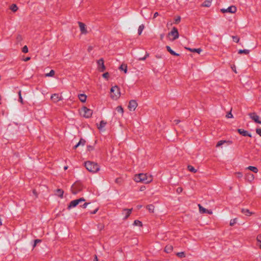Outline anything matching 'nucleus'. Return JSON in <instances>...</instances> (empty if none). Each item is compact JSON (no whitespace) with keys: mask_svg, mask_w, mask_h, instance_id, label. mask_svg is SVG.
<instances>
[{"mask_svg":"<svg viewBox=\"0 0 261 261\" xmlns=\"http://www.w3.org/2000/svg\"><path fill=\"white\" fill-rule=\"evenodd\" d=\"M84 166L86 169L92 174L98 173L100 170L99 165L92 161H86L84 163Z\"/></svg>","mask_w":261,"mask_h":261,"instance_id":"2","label":"nucleus"},{"mask_svg":"<svg viewBox=\"0 0 261 261\" xmlns=\"http://www.w3.org/2000/svg\"><path fill=\"white\" fill-rule=\"evenodd\" d=\"M132 208H124L122 211L121 215L123 217L124 220H126L130 216L132 212Z\"/></svg>","mask_w":261,"mask_h":261,"instance_id":"13","label":"nucleus"},{"mask_svg":"<svg viewBox=\"0 0 261 261\" xmlns=\"http://www.w3.org/2000/svg\"><path fill=\"white\" fill-rule=\"evenodd\" d=\"M107 124V121L105 120H101L99 124H97V128L99 130H102Z\"/></svg>","mask_w":261,"mask_h":261,"instance_id":"21","label":"nucleus"},{"mask_svg":"<svg viewBox=\"0 0 261 261\" xmlns=\"http://www.w3.org/2000/svg\"><path fill=\"white\" fill-rule=\"evenodd\" d=\"M55 71L51 70L50 71L49 73L46 74V76H53L55 75Z\"/></svg>","mask_w":261,"mask_h":261,"instance_id":"43","label":"nucleus"},{"mask_svg":"<svg viewBox=\"0 0 261 261\" xmlns=\"http://www.w3.org/2000/svg\"><path fill=\"white\" fill-rule=\"evenodd\" d=\"M144 29V25L143 24H141L138 28V34L141 35Z\"/></svg>","mask_w":261,"mask_h":261,"instance_id":"35","label":"nucleus"},{"mask_svg":"<svg viewBox=\"0 0 261 261\" xmlns=\"http://www.w3.org/2000/svg\"><path fill=\"white\" fill-rule=\"evenodd\" d=\"M183 191H184V189L181 187H179L177 188L176 189V192L177 194H180V193H181L183 192Z\"/></svg>","mask_w":261,"mask_h":261,"instance_id":"41","label":"nucleus"},{"mask_svg":"<svg viewBox=\"0 0 261 261\" xmlns=\"http://www.w3.org/2000/svg\"><path fill=\"white\" fill-rule=\"evenodd\" d=\"M167 50L172 55L175 56H179V54L176 53L174 52L169 46H166V47Z\"/></svg>","mask_w":261,"mask_h":261,"instance_id":"29","label":"nucleus"},{"mask_svg":"<svg viewBox=\"0 0 261 261\" xmlns=\"http://www.w3.org/2000/svg\"><path fill=\"white\" fill-rule=\"evenodd\" d=\"M19 101L21 103V104H23V98L21 97H19Z\"/></svg>","mask_w":261,"mask_h":261,"instance_id":"53","label":"nucleus"},{"mask_svg":"<svg viewBox=\"0 0 261 261\" xmlns=\"http://www.w3.org/2000/svg\"><path fill=\"white\" fill-rule=\"evenodd\" d=\"M102 77L106 80H107V81L109 80L110 79V74L109 72H106L105 73H104L102 75Z\"/></svg>","mask_w":261,"mask_h":261,"instance_id":"38","label":"nucleus"},{"mask_svg":"<svg viewBox=\"0 0 261 261\" xmlns=\"http://www.w3.org/2000/svg\"><path fill=\"white\" fill-rule=\"evenodd\" d=\"M78 24L81 34L85 35H87L88 33L87 25L82 22H79Z\"/></svg>","mask_w":261,"mask_h":261,"instance_id":"10","label":"nucleus"},{"mask_svg":"<svg viewBox=\"0 0 261 261\" xmlns=\"http://www.w3.org/2000/svg\"><path fill=\"white\" fill-rule=\"evenodd\" d=\"M249 116L254 122L261 124L260 118L256 113H250L249 114Z\"/></svg>","mask_w":261,"mask_h":261,"instance_id":"11","label":"nucleus"},{"mask_svg":"<svg viewBox=\"0 0 261 261\" xmlns=\"http://www.w3.org/2000/svg\"><path fill=\"white\" fill-rule=\"evenodd\" d=\"M246 170H250L254 173H257L258 172V169L256 167L249 166L246 168Z\"/></svg>","mask_w":261,"mask_h":261,"instance_id":"25","label":"nucleus"},{"mask_svg":"<svg viewBox=\"0 0 261 261\" xmlns=\"http://www.w3.org/2000/svg\"><path fill=\"white\" fill-rule=\"evenodd\" d=\"M176 255L180 258H185L186 256V254L184 252H178L176 253Z\"/></svg>","mask_w":261,"mask_h":261,"instance_id":"33","label":"nucleus"},{"mask_svg":"<svg viewBox=\"0 0 261 261\" xmlns=\"http://www.w3.org/2000/svg\"><path fill=\"white\" fill-rule=\"evenodd\" d=\"M22 51L24 53H27L28 52V47L25 45L22 48Z\"/></svg>","mask_w":261,"mask_h":261,"instance_id":"44","label":"nucleus"},{"mask_svg":"<svg viewBox=\"0 0 261 261\" xmlns=\"http://www.w3.org/2000/svg\"><path fill=\"white\" fill-rule=\"evenodd\" d=\"M64 169V170H67L68 169V166H65Z\"/></svg>","mask_w":261,"mask_h":261,"instance_id":"64","label":"nucleus"},{"mask_svg":"<svg viewBox=\"0 0 261 261\" xmlns=\"http://www.w3.org/2000/svg\"><path fill=\"white\" fill-rule=\"evenodd\" d=\"M249 52H250L249 50L248 49H240L239 50L238 53L239 54H244L245 55H248L249 54Z\"/></svg>","mask_w":261,"mask_h":261,"instance_id":"34","label":"nucleus"},{"mask_svg":"<svg viewBox=\"0 0 261 261\" xmlns=\"http://www.w3.org/2000/svg\"><path fill=\"white\" fill-rule=\"evenodd\" d=\"M85 201V199L83 198H81L79 199L72 200L70 202L68 206V208H70L71 207H75L77 204H79L81 202H84Z\"/></svg>","mask_w":261,"mask_h":261,"instance_id":"14","label":"nucleus"},{"mask_svg":"<svg viewBox=\"0 0 261 261\" xmlns=\"http://www.w3.org/2000/svg\"><path fill=\"white\" fill-rule=\"evenodd\" d=\"M202 51V49L200 48H195V53H197L198 54H200L201 52Z\"/></svg>","mask_w":261,"mask_h":261,"instance_id":"50","label":"nucleus"},{"mask_svg":"<svg viewBox=\"0 0 261 261\" xmlns=\"http://www.w3.org/2000/svg\"><path fill=\"white\" fill-rule=\"evenodd\" d=\"M163 38H164V35L163 34H161L160 35V39H161V40H163Z\"/></svg>","mask_w":261,"mask_h":261,"instance_id":"60","label":"nucleus"},{"mask_svg":"<svg viewBox=\"0 0 261 261\" xmlns=\"http://www.w3.org/2000/svg\"><path fill=\"white\" fill-rule=\"evenodd\" d=\"M116 111L119 114H121L122 115H123V113H124V110H123V108L120 106H117L116 108Z\"/></svg>","mask_w":261,"mask_h":261,"instance_id":"31","label":"nucleus"},{"mask_svg":"<svg viewBox=\"0 0 261 261\" xmlns=\"http://www.w3.org/2000/svg\"><path fill=\"white\" fill-rule=\"evenodd\" d=\"M122 182V179L121 178H117L115 179V182L118 184H121Z\"/></svg>","mask_w":261,"mask_h":261,"instance_id":"45","label":"nucleus"},{"mask_svg":"<svg viewBox=\"0 0 261 261\" xmlns=\"http://www.w3.org/2000/svg\"><path fill=\"white\" fill-rule=\"evenodd\" d=\"M63 99V96L59 93H55L50 95V100L54 103H57L58 102L62 101Z\"/></svg>","mask_w":261,"mask_h":261,"instance_id":"7","label":"nucleus"},{"mask_svg":"<svg viewBox=\"0 0 261 261\" xmlns=\"http://www.w3.org/2000/svg\"><path fill=\"white\" fill-rule=\"evenodd\" d=\"M256 246L261 250V234H258L256 237Z\"/></svg>","mask_w":261,"mask_h":261,"instance_id":"24","label":"nucleus"},{"mask_svg":"<svg viewBox=\"0 0 261 261\" xmlns=\"http://www.w3.org/2000/svg\"><path fill=\"white\" fill-rule=\"evenodd\" d=\"M33 193L35 196V197H37L38 196V193L36 190H33Z\"/></svg>","mask_w":261,"mask_h":261,"instance_id":"52","label":"nucleus"},{"mask_svg":"<svg viewBox=\"0 0 261 261\" xmlns=\"http://www.w3.org/2000/svg\"><path fill=\"white\" fill-rule=\"evenodd\" d=\"M79 113L82 117L88 119L92 117L93 111L86 106H83L79 110Z\"/></svg>","mask_w":261,"mask_h":261,"instance_id":"4","label":"nucleus"},{"mask_svg":"<svg viewBox=\"0 0 261 261\" xmlns=\"http://www.w3.org/2000/svg\"><path fill=\"white\" fill-rule=\"evenodd\" d=\"M83 188V185L79 181L74 182L71 187V192L73 194H76L82 191Z\"/></svg>","mask_w":261,"mask_h":261,"instance_id":"6","label":"nucleus"},{"mask_svg":"<svg viewBox=\"0 0 261 261\" xmlns=\"http://www.w3.org/2000/svg\"><path fill=\"white\" fill-rule=\"evenodd\" d=\"M87 150L88 151L91 152V151L94 150V146L93 145H89L87 146Z\"/></svg>","mask_w":261,"mask_h":261,"instance_id":"42","label":"nucleus"},{"mask_svg":"<svg viewBox=\"0 0 261 261\" xmlns=\"http://www.w3.org/2000/svg\"><path fill=\"white\" fill-rule=\"evenodd\" d=\"M237 11V8L235 6H231L227 9L223 8L220 10V11L223 13H229L231 14L235 13Z\"/></svg>","mask_w":261,"mask_h":261,"instance_id":"9","label":"nucleus"},{"mask_svg":"<svg viewBox=\"0 0 261 261\" xmlns=\"http://www.w3.org/2000/svg\"><path fill=\"white\" fill-rule=\"evenodd\" d=\"M167 38L170 41H174L179 37V33L177 28L173 27L171 31L168 33L167 35Z\"/></svg>","mask_w":261,"mask_h":261,"instance_id":"5","label":"nucleus"},{"mask_svg":"<svg viewBox=\"0 0 261 261\" xmlns=\"http://www.w3.org/2000/svg\"><path fill=\"white\" fill-rule=\"evenodd\" d=\"M10 9L11 10V11H12L13 12H15L16 11H17L18 10V7L17 6H16V5L15 4H12L11 6H10Z\"/></svg>","mask_w":261,"mask_h":261,"instance_id":"36","label":"nucleus"},{"mask_svg":"<svg viewBox=\"0 0 261 261\" xmlns=\"http://www.w3.org/2000/svg\"><path fill=\"white\" fill-rule=\"evenodd\" d=\"M63 194H64V191L62 189H59L56 191V193H55L56 195L60 198L63 197Z\"/></svg>","mask_w":261,"mask_h":261,"instance_id":"28","label":"nucleus"},{"mask_svg":"<svg viewBox=\"0 0 261 261\" xmlns=\"http://www.w3.org/2000/svg\"><path fill=\"white\" fill-rule=\"evenodd\" d=\"M40 242H41L40 240H39V239L35 240L34 241V247H35L36 246L37 243H40Z\"/></svg>","mask_w":261,"mask_h":261,"instance_id":"49","label":"nucleus"},{"mask_svg":"<svg viewBox=\"0 0 261 261\" xmlns=\"http://www.w3.org/2000/svg\"><path fill=\"white\" fill-rule=\"evenodd\" d=\"M145 189H146V188H145V186H142V187H140V190L141 191H143L145 190Z\"/></svg>","mask_w":261,"mask_h":261,"instance_id":"55","label":"nucleus"},{"mask_svg":"<svg viewBox=\"0 0 261 261\" xmlns=\"http://www.w3.org/2000/svg\"><path fill=\"white\" fill-rule=\"evenodd\" d=\"M172 25V22L171 21H168L167 23V27L171 26Z\"/></svg>","mask_w":261,"mask_h":261,"instance_id":"54","label":"nucleus"},{"mask_svg":"<svg viewBox=\"0 0 261 261\" xmlns=\"http://www.w3.org/2000/svg\"><path fill=\"white\" fill-rule=\"evenodd\" d=\"M227 143H231V142L226 140L219 141L216 145V147L217 148H220L222 147V145Z\"/></svg>","mask_w":261,"mask_h":261,"instance_id":"22","label":"nucleus"},{"mask_svg":"<svg viewBox=\"0 0 261 261\" xmlns=\"http://www.w3.org/2000/svg\"><path fill=\"white\" fill-rule=\"evenodd\" d=\"M255 132L257 135L261 137V128H256Z\"/></svg>","mask_w":261,"mask_h":261,"instance_id":"46","label":"nucleus"},{"mask_svg":"<svg viewBox=\"0 0 261 261\" xmlns=\"http://www.w3.org/2000/svg\"><path fill=\"white\" fill-rule=\"evenodd\" d=\"M133 226H137L139 227H143V223L141 221H140L139 220H135L133 224Z\"/></svg>","mask_w":261,"mask_h":261,"instance_id":"27","label":"nucleus"},{"mask_svg":"<svg viewBox=\"0 0 261 261\" xmlns=\"http://www.w3.org/2000/svg\"><path fill=\"white\" fill-rule=\"evenodd\" d=\"M120 70L123 71L125 73L127 72V66L126 64H122L119 67Z\"/></svg>","mask_w":261,"mask_h":261,"instance_id":"30","label":"nucleus"},{"mask_svg":"<svg viewBox=\"0 0 261 261\" xmlns=\"http://www.w3.org/2000/svg\"><path fill=\"white\" fill-rule=\"evenodd\" d=\"M88 205V203H85L82 206L83 208H86Z\"/></svg>","mask_w":261,"mask_h":261,"instance_id":"56","label":"nucleus"},{"mask_svg":"<svg viewBox=\"0 0 261 261\" xmlns=\"http://www.w3.org/2000/svg\"><path fill=\"white\" fill-rule=\"evenodd\" d=\"M91 49H92V47H89L88 48V51H90V50H91Z\"/></svg>","mask_w":261,"mask_h":261,"instance_id":"63","label":"nucleus"},{"mask_svg":"<svg viewBox=\"0 0 261 261\" xmlns=\"http://www.w3.org/2000/svg\"><path fill=\"white\" fill-rule=\"evenodd\" d=\"M237 219L236 218L231 219L229 222L230 226H233L234 225H235L237 223Z\"/></svg>","mask_w":261,"mask_h":261,"instance_id":"39","label":"nucleus"},{"mask_svg":"<svg viewBox=\"0 0 261 261\" xmlns=\"http://www.w3.org/2000/svg\"><path fill=\"white\" fill-rule=\"evenodd\" d=\"M138 107V103L135 100H130L128 105V109L130 111H135Z\"/></svg>","mask_w":261,"mask_h":261,"instance_id":"12","label":"nucleus"},{"mask_svg":"<svg viewBox=\"0 0 261 261\" xmlns=\"http://www.w3.org/2000/svg\"><path fill=\"white\" fill-rule=\"evenodd\" d=\"M245 177L247 181L249 182H251L254 179V175L251 173H247L245 175Z\"/></svg>","mask_w":261,"mask_h":261,"instance_id":"18","label":"nucleus"},{"mask_svg":"<svg viewBox=\"0 0 261 261\" xmlns=\"http://www.w3.org/2000/svg\"><path fill=\"white\" fill-rule=\"evenodd\" d=\"M146 208L150 213H154L155 211V207L152 204H149L146 206Z\"/></svg>","mask_w":261,"mask_h":261,"instance_id":"17","label":"nucleus"},{"mask_svg":"<svg viewBox=\"0 0 261 261\" xmlns=\"http://www.w3.org/2000/svg\"><path fill=\"white\" fill-rule=\"evenodd\" d=\"M98 211V209H96L93 213L92 214H95Z\"/></svg>","mask_w":261,"mask_h":261,"instance_id":"62","label":"nucleus"},{"mask_svg":"<svg viewBox=\"0 0 261 261\" xmlns=\"http://www.w3.org/2000/svg\"><path fill=\"white\" fill-rule=\"evenodd\" d=\"M80 146H81V145L78 143L76 145L74 146L73 148L75 149Z\"/></svg>","mask_w":261,"mask_h":261,"instance_id":"58","label":"nucleus"},{"mask_svg":"<svg viewBox=\"0 0 261 261\" xmlns=\"http://www.w3.org/2000/svg\"><path fill=\"white\" fill-rule=\"evenodd\" d=\"M180 19H181V18L179 16H176L174 19V23L175 24H178L179 23V22L180 21Z\"/></svg>","mask_w":261,"mask_h":261,"instance_id":"40","label":"nucleus"},{"mask_svg":"<svg viewBox=\"0 0 261 261\" xmlns=\"http://www.w3.org/2000/svg\"><path fill=\"white\" fill-rule=\"evenodd\" d=\"M185 49L188 50H189L191 52L195 53V48L193 49L189 47H185Z\"/></svg>","mask_w":261,"mask_h":261,"instance_id":"48","label":"nucleus"},{"mask_svg":"<svg viewBox=\"0 0 261 261\" xmlns=\"http://www.w3.org/2000/svg\"><path fill=\"white\" fill-rule=\"evenodd\" d=\"M85 143H86V141H85V140H84V139H81L80 140L79 142V143L81 146H84V145H85Z\"/></svg>","mask_w":261,"mask_h":261,"instance_id":"47","label":"nucleus"},{"mask_svg":"<svg viewBox=\"0 0 261 261\" xmlns=\"http://www.w3.org/2000/svg\"><path fill=\"white\" fill-rule=\"evenodd\" d=\"M238 133L242 135L243 136H248L249 137H251L252 136L250 134H249L247 131L243 129H238Z\"/></svg>","mask_w":261,"mask_h":261,"instance_id":"20","label":"nucleus"},{"mask_svg":"<svg viewBox=\"0 0 261 261\" xmlns=\"http://www.w3.org/2000/svg\"><path fill=\"white\" fill-rule=\"evenodd\" d=\"M188 170L192 173H196L197 172V170L192 166L191 165H188L187 167Z\"/></svg>","mask_w":261,"mask_h":261,"instance_id":"32","label":"nucleus"},{"mask_svg":"<svg viewBox=\"0 0 261 261\" xmlns=\"http://www.w3.org/2000/svg\"><path fill=\"white\" fill-rule=\"evenodd\" d=\"M79 100L82 102L85 103L86 102L87 96L85 94H80L77 96Z\"/></svg>","mask_w":261,"mask_h":261,"instance_id":"19","label":"nucleus"},{"mask_svg":"<svg viewBox=\"0 0 261 261\" xmlns=\"http://www.w3.org/2000/svg\"><path fill=\"white\" fill-rule=\"evenodd\" d=\"M213 0H205L201 5L203 7H210L212 4Z\"/></svg>","mask_w":261,"mask_h":261,"instance_id":"26","label":"nucleus"},{"mask_svg":"<svg viewBox=\"0 0 261 261\" xmlns=\"http://www.w3.org/2000/svg\"><path fill=\"white\" fill-rule=\"evenodd\" d=\"M121 95L120 88L117 85L111 87L110 90L109 96L112 100H118L120 98Z\"/></svg>","mask_w":261,"mask_h":261,"instance_id":"3","label":"nucleus"},{"mask_svg":"<svg viewBox=\"0 0 261 261\" xmlns=\"http://www.w3.org/2000/svg\"><path fill=\"white\" fill-rule=\"evenodd\" d=\"M18 95H19V97H21V96H21V91H19V92H18Z\"/></svg>","mask_w":261,"mask_h":261,"instance_id":"61","label":"nucleus"},{"mask_svg":"<svg viewBox=\"0 0 261 261\" xmlns=\"http://www.w3.org/2000/svg\"><path fill=\"white\" fill-rule=\"evenodd\" d=\"M233 117V115L232 114H231V112H229L228 114H227V115H226V117L228 118H232Z\"/></svg>","mask_w":261,"mask_h":261,"instance_id":"51","label":"nucleus"},{"mask_svg":"<svg viewBox=\"0 0 261 261\" xmlns=\"http://www.w3.org/2000/svg\"><path fill=\"white\" fill-rule=\"evenodd\" d=\"M30 57H27L23 60L24 61L27 62L30 60Z\"/></svg>","mask_w":261,"mask_h":261,"instance_id":"59","label":"nucleus"},{"mask_svg":"<svg viewBox=\"0 0 261 261\" xmlns=\"http://www.w3.org/2000/svg\"><path fill=\"white\" fill-rule=\"evenodd\" d=\"M173 247L171 245H167L165 248L164 251L167 253H170L173 251Z\"/></svg>","mask_w":261,"mask_h":261,"instance_id":"23","label":"nucleus"},{"mask_svg":"<svg viewBox=\"0 0 261 261\" xmlns=\"http://www.w3.org/2000/svg\"><path fill=\"white\" fill-rule=\"evenodd\" d=\"M97 70L99 72H103L106 70V66L104 64V60L102 58L99 59L96 61Z\"/></svg>","mask_w":261,"mask_h":261,"instance_id":"8","label":"nucleus"},{"mask_svg":"<svg viewBox=\"0 0 261 261\" xmlns=\"http://www.w3.org/2000/svg\"><path fill=\"white\" fill-rule=\"evenodd\" d=\"M153 175L148 173L136 174L133 177V180L136 182H141L144 184H149L153 181Z\"/></svg>","mask_w":261,"mask_h":261,"instance_id":"1","label":"nucleus"},{"mask_svg":"<svg viewBox=\"0 0 261 261\" xmlns=\"http://www.w3.org/2000/svg\"><path fill=\"white\" fill-rule=\"evenodd\" d=\"M159 16V13L158 12H155L154 13V15H153V18H156L157 16Z\"/></svg>","mask_w":261,"mask_h":261,"instance_id":"57","label":"nucleus"},{"mask_svg":"<svg viewBox=\"0 0 261 261\" xmlns=\"http://www.w3.org/2000/svg\"><path fill=\"white\" fill-rule=\"evenodd\" d=\"M198 206L199 207V213L201 214H208L210 215H212L213 214V212L211 210H209L204 208L200 204H198Z\"/></svg>","mask_w":261,"mask_h":261,"instance_id":"15","label":"nucleus"},{"mask_svg":"<svg viewBox=\"0 0 261 261\" xmlns=\"http://www.w3.org/2000/svg\"><path fill=\"white\" fill-rule=\"evenodd\" d=\"M234 174L238 178H241L243 177V173L241 172H236Z\"/></svg>","mask_w":261,"mask_h":261,"instance_id":"37","label":"nucleus"},{"mask_svg":"<svg viewBox=\"0 0 261 261\" xmlns=\"http://www.w3.org/2000/svg\"><path fill=\"white\" fill-rule=\"evenodd\" d=\"M241 213L244 214V215L250 217L252 215H253L254 213L252 212H251L249 209L248 208H242L241 210Z\"/></svg>","mask_w":261,"mask_h":261,"instance_id":"16","label":"nucleus"}]
</instances>
